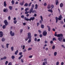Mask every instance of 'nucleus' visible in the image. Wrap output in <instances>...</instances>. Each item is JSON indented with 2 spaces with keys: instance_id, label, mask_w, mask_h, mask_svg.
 Masks as SVG:
<instances>
[{
  "instance_id": "59",
  "label": "nucleus",
  "mask_w": 65,
  "mask_h": 65,
  "mask_svg": "<svg viewBox=\"0 0 65 65\" xmlns=\"http://www.w3.org/2000/svg\"><path fill=\"white\" fill-rule=\"evenodd\" d=\"M59 18L62 19V15H61L59 17Z\"/></svg>"
},
{
  "instance_id": "6",
  "label": "nucleus",
  "mask_w": 65,
  "mask_h": 65,
  "mask_svg": "<svg viewBox=\"0 0 65 65\" xmlns=\"http://www.w3.org/2000/svg\"><path fill=\"white\" fill-rule=\"evenodd\" d=\"M43 36H45L47 35V32L46 31V30H45L43 31Z\"/></svg>"
},
{
  "instance_id": "48",
  "label": "nucleus",
  "mask_w": 65,
  "mask_h": 65,
  "mask_svg": "<svg viewBox=\"0 0 65 65\" xmlns=\"http://www.w3.org/2000/svg\"><path fill=\"white\" fill-rule=\"evenodd\" d=\"M10 19H11L10 17V16H9L8 17V19L9 20H10Z\"/></svg>"
},
{
  "instance_id": "40",
  "label": "nucleus",
  "mask_w": 65,
  "mask_h": 65,
  "mask_svg": "<svg viewBox=\"0 0 65 65\" xmlns=\"http://www.w3.org/2000/svg\"><path fill=\"white\" fill-rule=\"evenodd\" d=\"M31 3H32L31 2L28 4V6L29 7H30L31 6Z\"/></svg>"
},
{
  "instance_id": "28",
  "label": "nucleus",
  "mask_w": 65,
  "mask_h": 65,
  "mask_svg": "<svg viewBox=\"0 0 65 65\" xmlns=\"http://www.w3.org/2000/svg\"><path fill=\"white\" fill-rule=\"evenodd\" d=\"M18 53V50H17V51L15 52V54L16 55H17Z\"/></svg>"
},
{
  "instance_id": "21",
  "label": "nucleus",
  "mask_w": 65,
  "mask_h": 65,
  "mask_svg": "<svg viewBox=\"0 0 65 65\" xmlns=\"http://www.w3.org/2000/svg\"><path fill=\"white\" fill-rule=\"evenodd\" d=\"M9 8L10 10H11L12 9V6H9Z\"/></svg>"
},
{
  "instance_id": "58",
  "label": "nucleus",
  "mask_w": 65,
  "mask_h": 65,
  "mask_svg": "<svg viewBox=\"0 0 65 65\" xmlns=\"http://www.w3.org/2000/svg\"><path fill=\"white\" fill-rule=\"evenodd\" d=\"M23 25L24 26H25L26 25V23H23Z\"/></svg>"
},
{
  "instance_id": "35",
  "label": "nucleus",
  "mask_w": 65,
  "mask_h": 65,
  "mask_svg": "<svg viewBox=\"0 0 65 65\" xmlns=\"http://www.w3.org/2000/svg\"><path fill=\"white\" fill-rule=\"evenodd\" d=\"M29 9L28 8H27L25 9V11H27V10H28Z\"/></svg>"
},
{
  "instance_id": "14",
  "label": "nucleus",
  "mask_w": 65,
  "mask_h": 65,
  "mask_svg": "<svg viewBox=\"0 0 65 65\" xmlns=\"http://www.w3.org/2000/svg\"><path fill=\"white\" fill-rule=\"evenodd\" d=\"M47 27L48 29V31L49 32H50V31H51V28L50 27V26H47Z\"/></svg>"
},
{
  "instance_id": "32",
  "label": "nucleus",
  "mask_w": 65,
  "mask_h": 65,
  "mask_svg": "<svg viewBox=\"0 0 65 65\" xmlns=\"http://www.w3.org/2000/svg\"><path fill=\"white\" fill-rule=\"evenodd\" d=\"M41 28H44V25L42 24L41 26Z\"/></svg>"
},
{
  "instance_id": "42",
  "label": "nucleus",
  "mask_w": 65,
  "mask_h": 65,
  "mask_svg": "<svg viewBox=\"0 0 65 65\" xmlns=\"http://www.w3.org/2000/svg\"><path fill=\"white\" fill-rule=\"evenodd\" d=\"M8 63V61H6L5 62V64L6 65H7V63Z\"/></svg>"
},
{
  "instance_id": "43",
  "label": "nucleus",
  "mask_w": 65,
  "mask_h": 65,
  "mask_svg": "<svg viewBox=\"0 0 65 65\" xmlns=\"http://www.w3.org/2000/svg\"><path fill=\"white\" fill-rule=\"evenodd\" d=\"M33 57V55H30L29 56V58H32Z\"/></svg>"
},
{
  "instance_id": "19",
  "label": "nucleus",
  "mask_w": 65,
  "mask_h": 65,
  "mask_svg": "<svg viewBox=\"0 0 65 65\" xmlns=\"http://www.w3.org/2000/svg\"><path fill=\"white\" fill-rule=\"evenodd\" d=\"M6 40V39L5 38H2V41H3V42H4Z\"/></svg>"
},
{
  "instance_id": "47",
  "label": "nucleus",
  "mask_w": 65,
  "mask_h": 65,
  "mask_svg": "<svg viewBox=\"0 0 65 65\" xmlns=\"http://www.w3.org/2000/svg\"><path fill=\"white\" fill-rule=\"evenodd\" d=\"M23 29H21L20 30V33H22L23 32Z\"/></svg>"
},
{
  "instance_id": "41",
  "label": "nucleus",
  "mask_w": 65,
  "mask_h": 65,
  "mask_svg": "<svg viewBox=\"0 0 65 65\" xmlns=\"http://www.w3.org/2000/svg\"><path fill=\"white\" fill-rule=\"evenodd\" d=\"M21 18H22V19H24V18H25V16L24 15H22L21 17Z\"/></svg>"
},
{
  "instance_id": "26",
  "label": "nucleus",
  "mask_w": 65,
  "mask_h": 65,
  "mask_svg": "<svg viewBox=\"0 0 65 65\" xmlns=\"http://www.w3.org/2000/svg\"><path fill=\"white\" fill-rule=\"evenodd\" d=\"M57 55V53L56 52H55L54 53V56H56Z\"/></svg>"
},
{
  "instance_id": "57",
  "label": "nucleus",
  "mask_w": 65,
  "mask_h": 65,
  "mask_svg": "<svg viewBox=\"0 0 65 65\" xmlns=\"http://www.w3.org/2000/svg\"><path fill=\"white\" fill-rule=\"evenodd\" d=\"M34 40L35 41H37V38H35Z\"/></svg>"
},
{
  "instance_id": "46",
  "label": "nucleus",
  "mask_w": 65,
  "mask_h": 65,
  "mask_svg": "<svg viewBox=\"0 0 65 65\" xmlns=\"http://www.w3.org/2000/svg\"><path fill=\"white\" fill-rule=\"evenodd\" d=\"M21 60V62L22 63H24V60H23V59H22Z\"/></svg>"
},
{
  "instance_id": "13",
  "label": "nucleus",
  "mask_w": 65,
  "mask_h": 65,
  "mask_svg": "<svg viewBox=\"0 0 65 65\" xmlns=\"http://www.w3.org/2000/svg\"><path fill=\"white\" fill-rule=\"evenodd\" d=\"M56 3L55 4L56 5H58V4H59V1L58 0H56L55 1Z\"/></svg>"
},
{
  "instance_id": "44",
  "label": "nucleus",
  "mask_w": 65,
  "mask_h": 65,
  "mask_svg": "<svg viewBox=\"0 0 65 65\" xmlns=\"http://www.w3.org/2000/svg\"><path fill=\"white\" fill-rule=\"evenodd\" d=\"M59 62L57 61L56 62V65H59Z\"/></svg>"
},
{
  "instance_id": "36",
  "label": "nucleus",
  "mask_w": 65,
  "mask_h": 65,
  "mask_svg": "<svg viewBox=\"0 0 65 65\" xmlns=\"http://www.w3.org/2000/svg\"><path fill=\"white\" fill-rule=\"evenodd\" d=\"M8 45H9V44H6L7 48H8Z\"/></svg>"
},
{
  "instance_id": "33",
  "label": "nucleus",
  "mask_w": 65,
  "mask_h": 65,
  "mask_svg": "<svg viewBox=\"0 0 65 65\" xmlns=\"http://www.w3.org/2000/svg\"><path fill=\"white\" fill-rule=\"evenodd\" d=\"M38 32H39V34H41L42 33V32H41V30H38Z\"/></svg>"
},
{
  "instance_id": "7",
  "label": "nucleus",
  "mask_w": 65,
  "mask_h": 65,
  "mask_svg": "<svg viewBox=\"0 0 65 65\" xmlns=\"http://www.w3.org/2000/svg\"><path fill=\"white\" fill-rule=\"evenodd\" d=\"M40 18L41 20H40L39 22L40 24H41L42 23V21H43V18H42V16H40Z\"/></svg>"
},
{
  "instance_id": "29",
  "label": "nucleus",
  "mask_w": 65,
  "mask_h": 65,
  "mask_svg": "<svg viewBox=\"0 0 65 65\" xmlns=\"http://www.w3.org/2000/svg\"><path fill=\"white\" fill-rule=\"evenodd\" d=\"M28 3H26L24 5V6H26L27 7L28 6Z\"/></svg>"
},
{
  "instance_id": "10",
  "label": "nucleus",
  "mask_w": 65,
  "mask_h": 65,
  "mask_svg": "<svg viewBox=\"0 0 65 65\" xmlns=\"http://www.w3.org/2000/svg\"><path fill=\"white\" fill-rule=\"evenodd\" d=\"M4 12H8V9L7 8H5V9L3 10Z\"/></svg>"
},
{
  "instance_id": "15",
  "label": "nucleus",
  "mask_w": 65,
  "mask_h": 65,
  "mask_svg": "<svg viewBox=\"0 0 65 65\" xmlns=\"http://www.w3.org/2000/svg\"><path fill=\"white\" fill-rule=\"evenodd\" d=\"M4 7H6L7 5L6 4V2L4 1Z\"/></svg>"
},
{
  "instance_id": "11",
  "label": "nucleus",
  "mask_w": 65,
  "mask_h": 65,
  "mask_svg": "<svg viewBox=\"0 0 65 65\" xmlns=\"http://www.w3.org/2000/svg\"><path fill=\"white\" fill-rule=\"evenodd\" d=\"M33 10V8L31 7V9L30 10L29 13H31Z\"/></svg>"
},
{
  "instance_id": "34",
  "label": "nucleus",
  "mask_w": 65,
  "mask_h": 65,
  "mask_svg": "<svg viewBox=\"0 0 65 65\" xmlns=\"http://www.w3.org/2000/svg\"><path fill=\"white\" fill-rule=\"evenodd\" d=\"M11 3L12 4V5L14 4V1L12 0L11 2Z\"/></svg>"
},
{
  "instance_id": "2",
  "label": "nucleus",
  "mask_w": 65,
  "mask_h": 65,
  "mask_svg": "<svg viewBox=\"0 0 65 65\" xmlns=\"http://www.w3.org/2000/svg\"><path fill=\"white\" fill-rule=\"evenodd\" d=\"M24 19L25 20V21H31V20L32 21H33V20H34V19H35V17H31L30 18V19H26V17H25L24 18Z\"/></svg>"
},
{
  "instance_id": "9",
  "label": "nucleus",
  "mask_w": 65,
  "mask_h": 65,
  "mask_svg": "<svg viewBox=\"0 0 65 65\" xmlns=\"http://www.w3.org/2000/svg\"><path fill=\"white\" fill-rule=\"evenodd\" d=\"M3 36V34L2 31H0V37H2Z\"/></svg>"
},
{
  "instance_id": "64",
  "label": "nucleus",
  "mask_w": 65,
  "mask_h": 65,
  "mask_svg": "<svg viewBox=\"0 0 65 65\" xmlns=\"http://www.w3.org/2000/svg\"><path fill=\"white\" fill-rule=\"evenodd\" d=\"M19 54V55H20V56H21V55H22V52L20 53Z\"/></svg>"
},
{
  "instance_id": "24",
  "label": "nucleus",
  "mask_w": 65,
  "mask_h": 65,
  "mask_svg": "<svg viewBox=\"0 0 65 65\" xmlns=\"http://www.w3.org/2000/svg\"><path fill=\"white\" fill-rule=\"evenodd\" d=\"M23 55H22L21 56L19 57L18 58L19 60H20V59H21V58L23 57Z\"/></svg>"
},
{
  "instance_id": "62",
  "label": "nucleus",
  "mask_w": 65,
  "mask_h": 65,
  "mask_svg": "<svg viewBox=\"0 0 65 65\" xmlns=\"http://www.w3.org/2000/svg\"><path fill=\"white\" fill-rule=\"evenodd\" d=\"M32 7V8H33V7H34V5L33 4L31 6Z\"/></svg>"
},
{
  "instance_id": "3",
  "label": "nucleus",
  "mask_w": 65,
  "mask_h": 65,
  "mask_svg": "<svg viewBox=\"0 0 65 65\" xmlns=\"http://www.w3.org/2000/svg\"><path fill=\"white\" fill-rule=\"evenodd\" d=\"M55 36H57V37H63V34H58V35L57 34V32H55Z\"/></svg>"
},
{
  "instance_id": "55",
  "label": "nucleus",
  "mask_w": 65,
  "mask_h": 65,
  "mask_svg": "<svg viewBox=\"0 0 65 65\" xmlns=\"http://www.w3.org/2000/svg\"><path fill=\"white\" fill-rule=\"evenodd\" d=\"M61 46H62V47H63V48H65V47L64 46V45H61Z\"/></svg>"
},
{
  "instance_id": "12",
  "label": "nucleus",
  "mask_w": 65,
  "mask_h": 65,
  "mask_svg": "<svg viewBox=\"0 0 65 65\" xmlns=\"http://www.w3.org/2000/svg\"><path fill=\"white\" fill-rule=\"evenodd\" d=\"M58 39L59 41H61L62 40V38L60 37L58 38Z\"/></svg>"
},
{
  "instance_id": "39",
  "label": "nucleus",
  "mask_w": 65,
  "mask_h": 65,
  "mask_svg": "<svg viewBox=\"0 0 65 65\" xmlns=\"http://www.w3.org/2000/svg\"><path fill=\"white\" fill-rule=\"evenodd\" d=\"M28 39H29V38H28V37H26V38H25V41H27V40H28Z\"/></svg>"
},
{
  "instance_id": "53",
  "label": "nucleus",
  "mask_w": 65,
  "mask_h": 65,
  "mask_svg": "<svg viewBox=\"0 0 65 65\" xmlns=\"http://www.w3.org/2000/svg\"><path fill=\"white\" fill-rule=\"evenodd\" d=\"M45 44H47V43H48V41H45Z\"/></svg>"
},
{
  "instance_id": "60",
  "label": "nucleus",
  "mask_w": 65,
  "mask_h": 65,
  "mask_svg": "<svg viewBox=\"0 0 65 65\" xmlns=\"http://www.w3.org/2000/svg\"><path fill=\"white\" fill-rule=\"evenodd\" d=\"M61 65H64V62H62L61 63Z\"/></svg>"
},
{
  "instance_id": "8",
  "label": "nucleus",
  "mask_w": 65,
  "mask_h": 65,
  "mask_svg": "<svg viewBox=\"0 0 65 65\" xmlns=\"http://www.w3.org/2000/svg\"><path fill=\"white\" fill-rule=\"evenodd\" d=\"M10 34L11 35V36H14V32H12V31H11L10 32Z\"/></svg>"
},
{
  "instance_id": "18",
  "label": "nucleus",
  "mask_w": 65,
  "mask_h": 65,
  "mask_svg": "<svg viewBox=\"0 0 65 65\" xmlns=\"http://www.w3.org/2000/svg\"><path fill=\"white\" fill-rule=\"evenodd\" d=\"M48 11L49 12H51V13L53 12V10L52 9H49L48 10Z\"/></svg>"
},
{
  "instance_id": "45",
  "label": "nucleus",
  "mask_w": 65,
  "mask_h": 65,
  "mask_svg": "<svg viewBox=\"0 0 65 65\" xmlns=\"http://www.w3.org/2000/svg\"><path fill=\"white\" fill-rule=\"evenodd\" d=\"M29 12H27V11H26V12H25V13L26 14H27Z\"/></svg>"
},
{
  "instance_id": "23",
  "label": "nucleus",
  "mask_w": 65,
  "mask_h": 65,
  "mask_svg": "<svg viewBox=\"0 0 65 65\" xmlns=\"http://www.w3.org/2000/svg\"><path fill=\"white\" fill-rule=\"evenodd\" d=\"M11 51H13V50H14V48L13 47V46H12L11 47Z\"/></svg>"
},
{
  "instance_id": "38",
  "label": "nucleus",
  "mask_w": 65,
  "mask_h": 65,
  "mask_svg": "<svg viewBox=\"0 0 65 65\" xmlns=\"http://www.w3.org/2000/svg\"><path fill=\"white\" fill-rule=\"evenodd\" d=\"M53 50H54L55 48V46L54 45L52 47Z\"/></svg>"
},
{
  "instance_id": "31",
  "label": "nucleus",
  "mask_w": 65,
  "mask_h": 65,
  "mask_svg": "<svg viewBox=\"0 0 65 65\" xmlns=\"http://www.w3.org/2000/svg\"><path fill=\"white\" fill-rule=\"evenodd\" d=\"M53 41H56V40H57V39L55 38H54L53 39Z\"/></svg>"
},
{
  "instance_id": "37",
  "label": "nucleus",
  "mask_w": 65,
  "mask_h": 65,
  "mask_svg": "<svg viewBox=\"0 0 65 65\" xmlns=\"http://www.w3.org/2000/svg\"><path fill=\"white\" fill-rule=\"evenodd\" d=\"M13 23L14 24H17V21L16 20H15V21H13Z\"/></svg>"
},
{
  "instance_id": "5",
  "label": "nucleus",
  "mask_w": 65,
  "mask_h": 65,
  "mask_svg": "<svg viewBox=\"0 0 65 65\" xmlns=\"http://www.w3.org/2000/svg\"><path fill=\"white\" fill-rule=\"evenodd\" d=\"M4 23L6 26H7L8 25V22H7V20H5L4 21Z\"/></svg>"
},
{
  "instance_id": "50",
  "label": "nucleus",
  "mask_w": 65,
  "mask_h": 65,
  "mask_svg": "<svg viewBox=\"0 0 65 65\" xmlns=\"http://www.w3.org/2000/svg\"><path fill=\"white\" fill-rule=\"evenodd\" d=\"M50 43L51 44H53V41H51L50 42Z\"/></svg>"
},
{
  "instance_id": "4",
  "label": "nucleus",
  "mask_w": 65,
  "mask_h": 65,
  "mask_svg": "<svg viewBox=\"0 0 65 65\" xmlns=\"http://www.w3.org/2000/svg\"><path fill=\"white\" fill-rule=\"evenodd\" d=\"M55 20H56V23H57L58 22V20L59 21H60V20H62V19L60 18H58V17H55Z\"/></svg>"
},
{
  "instance_id": "1",
  "label": "nucleus",
  "mask_w": 65,
  "mask_h": 65,
  "mask_svg": "<svg viewBox=\"0 0 65 65\" xmlns=\"http://www.w3.org/2000/svg\"><path fill=\"white\" fill-rule=\"evenodd\" d=\"M27 34L28 38L29 39L28 40V43H30V42H31V33H30V32H29Z\"/></svg>"
},
{
  "instance_id": "27",
  "label": "nucleus",
  "mask_w": 65,
  "mask_h": 65,
  "mask_svg": "<svg viewBox=\"0 0 65 65\" xmlns=\"http://www.w3.org/2000/svg\"><path fill=\"white\" fill-rule=\"evenodd\" d=\"M37 8H38V5H37V4H36L35 5V9H37Z\"/></svg>"
},
{
  "instance_id": "63",
  "label": "nucleus",
  "mask_w": 65,
  "mask_h": 65,
  "mask_svg": "<svg viewBox=\"0 0 65 65\" xmlns=\"http://www.w3.org/2000/svg\"><path fill=\"white\" fill-rule=\"evenodd\" d=\"M11 63L10 62H9L8 64V65H11Z\"/></svg>"
},
{
  "instance_id": "30",
  "label": "nucleus",
  "mask_w": 65,
  "mask_h": 65,
  "mask_svg": "<svg viewBox=\"0 0 65 65\" xmlns=\"http://www.w3.org/2000/svg\"><path fill=\"white\" fill-rule=\"evenodd\" d=\"M11 58L12 59H14V58H15V57L13 55L11 57Z\"/></svg>"
},
{
  "instance_id": "22",
  "label": "nucleus",
  "mask_w": 65,
  "mask_h": 65,
  "mask_svg": "<svg viewBox=\"0 0 65 65\" xmlns=\"http://www.w3.org/2000/svg\"><path fill=\"white\" fill-rule=\"evenodd\" d=\"M24 3H22V2H21L20 3V5H21V6H23L24 5Z\"/></svg>"
},
{
  "instance_id": "20",
  "label": "nucleus",
  "mask_w": 65,
  "mask_h": 65,
  "mask_svg": "<svg viewBox=\"0 0 65 65\" xmlns=\"http://www.w3.org/2000/svg\"><path fill=\"white\" fill-rule=\"evenodd\" d=\"M47 8L48 9H50L51 8V6H50V5H48L47 7Z\"/></svg>"
},
{
  "instance_id": "52",
  "label": "nucleus",
  "mask_w": 65,
  "mask_h": 65,
  "mask_svg": "<svg viewBox=\"0 0 65 65\" xmlns=\"http://www.w3.org/2000/svg\"><path fill=\"white\" fill-rule=\"evenodd\" d=\"M44 61H47V59L46 58L44 59Z\"/></svg>"
},
{
  "instance_id": "61",
  "label": "nucleus",
  "mask_w": 65,
  "mask_h": 65,
  "mask_svg": "<svg viewBox=\"0 0 65 65\" xmlns=\"http://www.w3.org/2000/svg\"><path fill=\"white\" fill-rule=\"evenodd\" d=\"M47 4H46V3H45L44 5V6H46V5Z\"/></svg>"
},
{
  "instance_id": "49",
  "label": "nucleus",
  "mask_w": 65,
  "mask_h": 65,
  "mask_svg": "<svg viewBox=\"0 0 65 65\" xmlns=\"http://www.w3.org/2000/svg\"><path fill=\"white\" fill-rule=\"evenodd\" d=\"M40 37L41 38L42 37V34L40 35H39Z\"/></svg>"
},
{
  "instance_id": "25",
  "label": "nucleus",
  "mask_w": 65,
  "mask_h": 65,
  "mask_svg": "<svg viewBox=\"0 0 65 65\" xmlns=\"http://www.w3.org/2000/svg\"><path fill=\"white\" fill-rule=\"evenodd\" d=\"M2 28L3 29H5V28H6V25H3V26Z\"/></svg>"
},
{
  "instance_id": "17",
  "label": "nucleus",
  "mask_w": 65,
  "mask_h": 65,
  "mask_svg": "<svg viewBox=\"0 0 65 65\" xmlns=\"http://www.w3.org/2000/svg\"><path fill=\"white\" fill-rule=\"evenodd\" d=\"M60 7H62L63 6V3H61L60 4Z\"/></svg>"
},
{
  "instance_id": "16",
  "label": "nucleus",
  "mask_w": 65,
  "mask_h": 65,
  "mask_svg": "<svg viewBox=\"0 0 65 65\" xmlns=\"http://www.w3.org/2000/svg\"><path fill=\"white\" fill-rule=\"evenodd\" d=\"M47 64V61H45L44 62H43V65H46V64Z\"/></svg>"
},
{
  "instance_id": "54",
  "label": "nucleus",
  "mask_w": 65,
  "mask_h": 65,
  "mask_svg": "<svg viewBox=\"0 0 65 65\" xmlns=\"http://www.w3.org/2000/svg\"><path fill=\"white\" fill-rule=\"evenodd\" d=\"M32 50V48H29L28 49V51H30V50Z\"/></svg>"
},
{
  "instance_id": "51",
  "label": "nucleus",
  "mask_w": 65,
  "mask_h": 65,
  "mask_svg": "<svg viewBox=\"0 0 65 65\" xmlns=\"http://www.w3.org/2000/svg\"><path fill=\"white\" fill-rule=\"evenodd\" d=\"M25 45H23V50H24V49H25Z\"/></svg>"
},
{
  "instance_id": "56",
  "label": "nucleus",
  "mask_w": 65,
  "mask_h": 65,
  "mask_svg": "<svg viewBox=\"0 0 65 65\" xmlns=\"http://www.w3.org/2000/svg\"><path fill=\"white\" fill-rule=\"evenodd\" d=\"M51 7L52 8H53L54 7V6L53 5H52L51 6Z\"/></svg>"
}]
</instances>
